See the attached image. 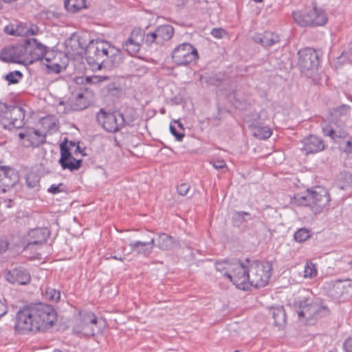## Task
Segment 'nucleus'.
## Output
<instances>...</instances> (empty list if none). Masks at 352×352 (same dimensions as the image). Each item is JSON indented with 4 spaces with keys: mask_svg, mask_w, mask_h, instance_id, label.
<instances>
[{
    "mask_svg": "<svg viewBox=\"0 0 352 352\" xmlns=\"http://www.w3.org/2000/svg\"><path fill=\"white\" fill-rule=\"evenodd\" d=\"M56 320V312L52 306L36 303L21 309L16 314L14 328L21 334L31 331L45 330Z\"/></svg>",
    "mask_w": 352,
    "mask_h": 352,
    "instance_id": "obj_1",
    "label": "nucleus"
},
{
    "mask_svg": "<svg viewBox=\"0 0 352 352\" xmlns=\"http://www.w3.org/2000/svg\"><path fill=\"white\" fill-rule=\"evenodd\" d=\"M60 157L58 163L63 169H68L70 171L78 170L81 166L82 159H76L74 155L80 154L84 156L85 148H82L80 146L79 142L69 140L68 138H65L64 140L60 144Z\"/></svg>",
    "mask_w": 352,
    "mask_h": 352,
    "instance_id": "obj_2",
    "label": "nucleus"
},
{
    "mask_svg": "<svg viewBox=\"0 0 352 352\" xmlns=\"http://www.w3.org/2000/svg\"><path fill=\"white\" fill-rule=\"evenodd\" d=\"M25 117V111L21 107L0 102V125L3 129L12 131L22 128Z\"/></svg>",
    "mask_w": 352,
    "mask_h": 352,
    "instance_id": "obj_3",
    "label": "nucleus"
},
{
    "mask_svg": "<svg viewBox=\"0 0 352 352\" xmlns=\"http://www.w3.org/2000/svg\"><path fill=\"white\" fill-rule=\"evenodd\" d=\"M98 124L109 133H116L133 121L125 118L120 111H106L101 109L96 115Z\"/></svg>",
    "mask_w": 352,
    "mask_h": 352,
    "instance_id": "obj_4",
    "label": "nucleus"
},
{
    "mask_svg": "<svg viewBox=\"0 0 352 352\" xmlns=\"http://www.w3.org/2000/svg\"><path fill=\"white\" fill-rule=\"evenodd\" d=\"M272 265L268 261L252 262L249 266V284L256 288L265 287L271 276Z\"/></svg>",
    "mask_w": 352,
    "mask_h": 352,
    "instance_id": "obj_5",
    "label": "nucleus"
},
{
    "mask_svg": "<svg viewBox=\"0 0 352 352\" xmlns=\"http://www.w3.org/2000/svg\"><path fill=\"white\" fill-rule=\"evenodd\" d=\"M294 307L298 308L296 310L298 318L311 320L316 318L318 315L322 311L326 310V307L322 306L318 299L314 300L311 296H300L296 299L294 304Z\"/></svg>",
    "mask_w": 352,
    "mask_h": 352,
    "instance_id": "obj_6",
    "label": "nucleus"
},
{
    "mask_svg": "<svg viewBox=\"0 0 352 352\" xmlns=\"http://www.w3.org/2000/svg\"><path fill=\"white\" fill-rule=\"evenodd\" d=\"M292 15L294 21L302 27L322 26L327 21V16L324 10L316 6L305 14L300 11H294Z\"/></svg>",
    "mask_w": 352,
    "mask_h": 352,
    "instance_id": "obj_7",
    "label": "nucleus"
},
{
    "mask_svg": "<svg viewBox=\"0 0 352 352\" xmlns=\"http://www.w3.org/2000/svg\"><path fill=\"white\" fill-rule=\"evenodd\" d=\"M223 276L229 278L236 287L246 290L249 288V267L241 261H235L229 265V271Z\"/></svg>",
    "mask_w": 352,
    "mask_h": 352,
    "instance_id": "obj_8",
    "label": "nucleus"
},
{
    "mask_svg": "<svg viewBox=\"0 0 352 352\" xmlns=\"http://www.w3.org/2000/svg\"><path fill=\"white\" fill-rule=\"evenodd\" d=\"M172 60L178 66L189 65L199 58L197 50L190 43L177 45L172 52Z\"/></svg>",
    "mask_w": 352,
    "mask_h": 352,
    "instance_id": "obj_9",
    "label": "nucleus"
},
{
    "mask_svg": "<svg viewBox=\"0 0 352 352\" xmlns=\"http://www.w3.org/2000/svg\"><path fill=\"white\" fill-rule=\"evenodd\" d=\"M97 326L98 319L96 316L93 312L86 311L80 313L79 318L76 320L73 331L78 335L93 336Z\"/></svg>",
    "mask_w": 352,
    "mask_h": 352,
    "instance_id": "obj_10",
    "label": "nucleus"
},
{
    "mask_svg": "<svg viewBox=\"0 0 352 352\" xmlns=\"http://www.w3.org/2000/svg\"><path fill=\"white\" fill-rule=\"evenodd\" d=\"M0 59L6 63H15L25 65L28 62L24 41L15 45L3 48L0 53Z\"/></svg>",
    "mask_w": 352,
    "mask_h": 352,
    "instance_id": "obj_11",
    "label": "nucleus"
},
{
    "mask_svg": "<svg viewBox=\"0 0 352 352\" xmlns=\"http://www.w3.org/2000/svg\"><path fill=\"white\" fill-rule=\"evenodd\" d=\"M102 58L104 59V68L111 69L118 67L122 62V53L119 49L111 45L105 41H98Z\"/></svg>",
    "mask_w": 352,
    "mask_h": 352,
    "instance_id": "obj_12",
    "label": "nucleus"
},
{
    "mask_svg": "<svg viewBox=\"0 0 352 352\" xmlns=\"http://www.w3.org/2000/svg\"><path fill=\"white\" fill-rule=\"evenodd\" d=\"M174 34V28L170 25H160L155 31L148 32L146 34V45L151 46L152 44L162 45L170 40Z\"/></svg>",
    "mask_w": 352,
    "mask_h": 352,
    "instance_id": "obj_13",
    "label": "nucleus"
},
{
    "mask_svg": "<svg viewBox=\"0 0 352 352\" xmlns=\"http://www.w3.org/2000/svg\"><path fill=\"white\" fill-rule=\"evenodd\" d=\"M309 196L310 208L315 214L320 213L330 201V195L323 188L316 187L312 190H309Z\"/></svg>",
    "mask_w": 352,
    "mask_h": 352,
    "instance_id": "obj_14",
    "label": "nucleus"
},
{
    "mask_svg": "<svg viewBox=\"0 0 352 352\" xmlns=\"http://www.w3.org/2000/svg\"><path fill=\"white\" fill-rule=\"evenodd\" d=\"M146 34L140 28L133 29L128 38L123 43V49L131 56L135 55L140 50L142 44H146Z\"/></svg>",
    "mask_w": 352,
    "mask_h": 352,
    "instance_id": "obj_15",
    "label": "nucleus"
},
{
    "mask_svg": "<svg viewBox=\"0 0 352 352\" xmlns=\"http://www.w3.org/2000/svg\"><path fill=\"white\" fill-rule=\"evenodd\" d=\"M19 181L17 170L9 166L0 167V192L4 193L10 190Z\"/></svg>",
    "mask_w": 352,
    "mask_h": 352,
    "instance_id": "obj_16",
    "label": "nucleus"
},
{
    "mask_svg": "<svg viewBox=\"0 0 352 352\" xmlns=\"http://www.w3.org/2000/svg\"><path fill=\"white\" fill-rule=\"evenodd\" d=\"M298 65L303 71L317 69L319 65V57L314 48L306 47L298 51Z\"/></svg>",
    "mask_w": 352,
    "mask_h": 352,
    "instance_id": "obj_17",
    "label": "nucleus"
},
{
    "mask_svg": "<svg viewBox=\"0 0 352 352\" xmlns=\"http://www.w3.org/2000/svg\"><path fill=\"white\" fill-rule=\"evenodd\" d=\"M329 295L337 300H345L352 295V280H336L329 290Z\"/></svg>",
    "mask_w": 352,
    "mask_h": 352,
    "instance_id": "obj_18",
    "label": "nucleus"
},
{
    "mask_svg": "<svg viewBox=\"0 0 352 352\" xmlns=\"http://www.w3.org/2000/svg\"><path fill=\"white\" fill-rule=\"evenodd\" d=\"M26 56L30 57V63L34 61L43 60L47 46L35 38H27L24 41Z\"/></svg>",
    "mask_w": 352,
    "mask_h": 352,
    "instance_id": "obj_19",
    "label": "nucleus"
},
{
    "mask_svg": "<svg viewBox=\"0 0 352 352\" xmlns=\"http://www.w3.org/2000/svg\"><path fill=\"white\" fill-rule=\"evenodd\" d=\"M99 48L98 41H91L87 47L85 54L87 61L90 65L96 66L98 69H102L104 68V63L101 52L98 51Z\"/></svg>",
    "mask_w": 352,
    "mask_h": 352,
    "instance_id": "obj_20",
    "label": "nucleus"
},
{
    "mask_svg": "<svg viewBox=\"0 0 352 352\" xmlns=\"http://www.w3.org/2000/svg\"><path fill=\"white\" fill-rule=\"evenodd\" d=\"M302 150L306 155L316 153L324 149L323 141L318 136L309 135L302 140Z\"/></svg>",
    "mask_w": 352,
    "mask_h": 352,
    "instance_id": "obj_21",
    "label": "nucleus"
},
{
    "mask_svg": "<svg viewBox=\"0 0 352 352\" xmlns=\"http://www.w3.org/2000/svg\"><path fill=\"white\" fill-rule=\"evenodd\" d=\"M6 278L8 282L19 285H26L31 279L29 272L21 267L9 270L6 275Z\"/></svg>",
    "mask_w": 352,
    "mask_h": 352,
    "instance_id": "obj_22",
    "label": "nucleus"
},
{
    "mask_svg": "<svg viewBox=\"0 0 352 352\" xmlns=\"http://www.w3.org/2000/svg\"><path fill=\"white\" fill-rule=\"evenodd\" d=\"M62 56L63 54L60 52L50 50L47 47L46 52L43 55V60L46 61V65L48 68L52 69L56 73H59L62 69V66L59 63V59Z\"/></svg>",
    "mask_w": 352,
    "mask_h": 352,
    "instance_id": "obj_23",
    "label": "nucleus"
},
{
    "mask_svg": "<svg viewBox=\"0 0 352 352\" xmlns=\"http://www.w3.org/2000/svg\"><path fill=\"white\" fill-rule=\"evenodd\" d=\"M155 245V240L154 239H152L148 242L135 241L129 243L131 252H136L138 254L143 255L146 257L152 253Z\"/></svg>",
    "mask_w": 352,
    "mask_h": 352,
    "instance_id": "obj_24",
    "label": "nucleus"
},
{
    "mask_svg": "<svg viewBox=\"0 0 352 352\" xmlns=\"http://www.w3.org/2000/svg\"><path fill=\"white\" fill-rule=\"evenodd\" d=\"M256 43L261 45L264 47H270L280 42V37L272 32H265L262 34H256L253 36Z\"/></svg>",
    "mask_w": 352,
    "mask_h": 352,
    "instance_id": "obj_25",
    "label": "nucleus"
},
{
    "mask_svg": "<svg viewBox=\"0 0 352 352\" xmlns=\"http://www.w3.org/2000/svg\"><path fill=\"white\" fill-rule=\"evenodd\" d=\"M28 236L30 240L27 248L34 245H42L47 241L49 231L46 228H36L29 232Z\"/></svg>",
    "mask_w": 352,
    "mask_h": 352,
    "instance_id": "obj_26",
    "label": "nucleus"
},
{
    "mask_svg": "<svg viewBox=\"0 0 352 352\" xmlns=\"http://www.w3.org/2000/svg\"><path fill=\"white\" fill-rule=\"evenodd\" d=\"M351 107L347 104H342L330 110V120L332 122H342L345 121L351 113Z\"/></svg>",
    "mask_w": 352,
    "mask_h": 352,
    "instance_id": "obj_27",
    "label": "nucleus"
},
{
    "mask_svg": "<svg viewBox=\"0 0 352 352\" xmlns=\"http://www.w3.org/2000/svg\"><path fill=\"white\" fill-rule=\"evenodd\" d=\"M88 90L80 89L76 91L74 95L75 100L73 102V108L75 110H82L85 109L88 104L87 99Z\"/></svg>",
    "mask_w": 352,
    "mask_h": 352,
    "instance_id": "obj_28",
    "label": "nucleus"
},
{
    "mask_svg": "<svg viewBox=\"0 0 352 352\" xmlns=\"http://www.w3.org/2000/svg\"><path fill=\"white\" fill-rule=\"evenodd\" d=\"M156 241V245L163 251L172 250L175 245L174 238L165 233L160 234Z\"/></svg>",
    "mask_w": 352,
    "mask_h": 352,
    "instance_id": "obj_29",
    "label": "nucleus"
},
{
    "mask_svg": "<svg viewBox=\"0 0 352 352\" xmlns=\"http://www.w3.org/2000/svg\"><path fill=\"white\" fill-rule=\"evenodd\" d=\"M270 314L274 318V324L276 326H283L286 323V313L283 306L272 307Z\"/></svg>",
    "mask_w": 352,
    "mask_h": 352,
    "instance_id": "obj_30",
    "label": "nucleus"
},
{
    "mask_svg": "<svg viewBox=\"0 0 352 352\" xmlns=\"http://www.w3.org/2000/svg\"><path fill=\"white\" fill-rule=\"evenodd\" d=\"M255 218L250 213L244 211H235L232 216V222L234 226L239 227L243 223Z\"/></svg>",
    "mask_w": 352,
    "mask_h": 352,
    "instance_id": "obj_31",
    "label": "nucleus"
},
{
    "mask_svg": "<svg viewBox=\"0 0 352 352\" xmlns=\"http://www.w3.org/2000/svg\"><path fill=\"white\" fill-rule=\"evenodd\" d=\"M29 133H31V136H28V140L32 146L38 147L40 145L45 143V135H41L38 130L29 128Z\"/></svg>",
    "mask_w": 352,
    "mask_h": 352,
    "instance_id": "obj_32",
    "label": "nucleus"
},
{
    "mask_svg": "<svg viewBox=\"0 0 352 352\" xmlns=\"http://www.w3.org/2000/svg\"><path fill=\"white\" fill-rule=\"evenodd\" d=\"M253 135L260 140H266L269 138L272 132L268 126H261L258 124H254L252 126Z\"/></svg>",
    "mask_w": 352,
    "mask_h": 352,
    "instance_id": "obj_33",
    "label": "nucleus"
},
{
    "mask_svg": "<svg viewBox=\"0 0 352 352\" xmlns=\"http://www.w3.org/2000/svg\"><path fill=\"white\" fill-rule=\"evenodd\" d=\"M64 4L68 12L76 13L86 8V0H65Z\"/></svg>",
    "mask_w": 352,
    "mask_h": 352,
    "instance_id": "obj_34",
    "label": "nucleus"
},
{
    "mask_svg": "<svg viewBox=\"0 0 352 352\" xmlns=\"http://www.w3.org/2000/svg\"><path fill=\"white\" fill-rule=\"evenodd\" d=\"M309 190L304 194H297L292 199V203L298 206H309L310 207V199H309Z\"/></svg>",
    "mask_w": 352,
    "mask_h": 352,
    "instance_id": "obj_35",
    "label": "nucleus"
},
{
    "mask_svg": "<svg viewBox=\"0 0 352 352\" xmlns=\"http://www.w3.org/2000/svg\"><path fill=\"white\" fill-rule=\"evenodd\" d=\"M23 77V74L20 71H13L7 74L4 78L8 82L9 85L17 84Z\"/></svg>",
    "mask_w": 352,
    "mask_h": 352,
    "instance_id": "obj_36",
    "label": "nucleus"
},
{
    "mask_svg": "<svg viewBox=\"0 0 352 352\" xmlns=\"http://www.w3.org/2000/svg\"><path fill=\"white\" fill-rule=\"evenodd\" d=\"M318 270L315 264L311 261L307 262L304 270V277L312 278L316 276Z\"/></svg>",
    "mask_w": 352,
    "mask_h": 352,
    "instance_id": "obj_37",
    "label": "nucleus"
},
{
    "mask_svg": "<svg viewBox=\"0 0 352 352\" xmlns=\"http://www.w3.org/2000/svg\"><path fill=\"white\" fill-rule=\"evenodd\" d=\"M310 237V232L307 228L298 229L294 235L296 241L302 243Z\"/></svg>",
    "mask_w": 352,
    "mask_h": 352,
    "instance_id": "obj_38",
    "label": "nucleus"
},
{
    "mask_svg": "<svg viewBox=\"0 0 352 352\" xmlns=\"http://www.w3.org/2000/svg\"><path fill=\"white\" fill-rule=\"evenodd\" d=\"M45 297L50 301L57 302L60 297V293L54 288L47 287L45 292Z\"/></svg>",
    "mask_w": 352,
    "mask_h": 352,
    "instance_id": "obj_39",
    "label": "nucleus"
},
{
    "mask_svg": "<svg viewBox=\"0 0 352 352\" xmlns=\"http://www.w3.org/2000/svg\"><path fill=\"white\" fill-rule=\"evenodd\" d=\"M231 263H228L226 261H218L216 263L215 266L217 271L219 272H228L229 271V265Z\"/></svg>",
    "mask_w": 352,
    "mask_h": 352,
    "instance_id": "obj_40",
    "label": "nucleus"
},
{
    "mask_svg": "<svg viewBox=\"0 0 352 352\" xmlns=\"http://www.w3.org/2000/svg\"><path fill=\"white\" fill-rule=\"evenodd\" d=\"M170 131L177 141H182L184 137V133L177 131L175 126L173 124H170Z\"/></svg>",
    "mask_w": 352,
    "mask_h": 352,
    "instance_id": "obj_41",
    "label": "nucleus"
},
{
    "mask_svg": "<svg viewBox=\"0 0 352 352\" xmlns=\"http://www.w3.org/2000/svg\"><path fill=\"white\" fill-rule=\"evenodd\" d=\"M190 187L189 184L186 183H182L177 186V192L180 195L184 196L188 193V190H190Z\"/></svg>",
    "mask_w": 352,
    "mask_h": 352,
    "instance_id": "obj_42",
    "label": "nucleus"
},
{
    "mask_svg": "<svg viewBox=\"0 0 352 352\" xmlns=\"http://www.w3.org/2000/svg\"><path fill=\"white\" fill-rule=\"evenodd\" d=\"M210 164H212L213 167L217 170H221L226 168V164L223 160H217L210 162Z\"/></svg>",
    "mask_w": 352,
    "mask_h": 352,
    "instance_id": "obj_43",
    "label": "nucleus"
},
{
    "mask_svg": "<svg viewBox=\"0 0 352 352\" xmlns=\"http://www.w3.org/2000/svg\"><path fill=\"white\" fill-rule=\"evenodd\" d=\"M63 184L60 183L58 185L52 184L48 189V192L52 194H57L60 192L63 191Z\"/></svg>",
    "mask_w": 352,
    "mask_h": 352,
    "instance_id": "obj_44",
    "label": "nucleus"
},
{
    "mask_svg": "<svg viewBox=\"0 0 352 352\" xmlns=\"http://www.w3.org/2000/svg\"><path fill=\"white\" fill-rule=\"evenodd\" d=\"M322 132L324 135L333 138L335 131L331 126H329L328 124H324V125H322Z\"/></svg>",
    "mask_w": 352,
    "mask_h": 352,
    "instance_id": "obj_45",
    "label": "nucleus"
},
{
    "mask_svg": "<svg viewBox=\"0 0 352 352\" xmlns=\"http://www.w3.org/2000/svg\"><path fill=\"white\" fill-rule=\"evenodd\" d=\"M224 34L225 31L222 28H214L211 32V34L217 38H222Z\"/></svg>",
    "mask_w": 352,
    "mask_h": 352,
    "instance_id": "obj_46",
    "label": "nucleus"
},
{
    "mask_svg": "<svg viewBox=\"0 0 352 352\" xmlns=\"http://www.w3.org/2000/svg\"><path fill=\"white\" fill-rule=\"evenodd\" d=\"M346 352H352V338L346 340L343 344Z\"/></svg>",
    "mask_w": 352,
    "mask_h": 352,
    "instance_id": "obj_47",
    "label": "nucleus"
},
{
    "mask_svg": "<svg viewBox=\"0 0 352 352\" xmlns=\"http://www.w3.org/2000/svg\"><path fill=\"white\" fill-rule=\"evenodd\" d=\"M9 243L6 240H0V254L6 252L8 249Z\"/></svg>",
    "mask_w": 352,
    "mask_h": 352,
    "instance_id": "obj_48",
    "label": "nucleus"
},
{
    "mask_svg": "<svg viewBox=\"0 0 352 352\" xmlns=\"http://www.w3.org/2000/svg\"><path fill=\"white\" fill-rule=\"evenodd\" d=\"M344 151L349 153H352V137L346 142Z\"/></svg>",
    "mask_w": 352,
    "mask_h": 352,
    "instance_id": "obj_49",
    "label": "nucleus"
},
{
    "mask_svg": "<svg viewBox=\"0 0 352 352\" xmlns=\"http://www.w3.org/2000/svg\"><path fill=\"white\" fill-rule=\"evenodd\" d=\"M18 136L20 140L28 139V136H31V133H29V128L26 129L23 132L19 133Z\"/></svg>",
    "mask_w": 352,
    "mask_h": 352,
    "instance_id": "obj_50",
    "label": "nucleus"
},
{
    "mask_svg": "<svg viewBox=\"0 0 352 352\" xmlns=\"http://www.w3.org/2000/svg\"><path fill=\"white\" fill-rule=\"evenodd\" d=\"M7 313L6 305L0 301V318Z\"/></svg>",
    "mask_w": 352,
    "mask_h": 352,
    "instance_id": "obj_51",
    "label": "nucleus"
},
{
    "mask_svg": "<svg viewBox=\"0 0 352 352\" xmlns=\"http://www.w3.org/2000/svg\"><path fill=\"white\" fill-rule=\"evenodd\" d=\"M108 90L110 92L115 91L118 94H119L121 91V89L118 87H116L114 84L109 85L108 86Z\"/></svg>",
    "mask_w": 352,
    "mask_h": 352,
    "instance_id": "obj_52",
    "label": "nucleus"
},
{
    "mask_svg": "<svg viewBox=\"0 0 352 352\" xmlns=\"http://www.w3.org/2000/svg\"><path fill=\"white\" fill-rule=\"evenodd\" d=\"M30 176H28L26 178V183H27L28 186L30 188L36 187V184H37V182L34 181L32 182H30Z\"/></svg>",
    "mask_w": 352,
    "mask_h": 352,
    "instance_id": "obj_53",
    "label": "nucleus"
},
{
    "mask_svg": "<svg viewBox=\"0 0 352 352\" xmlns=\"http://www.w3.org/2000/svg\"><path fill=\"white\" fill-rule=\"evenodd\" d=\"M109 258H113V259H116V260H118V261H122L124 259V258H123L122 256L118 257L116 255H111V254L109 256L107 257V259H109Z\"/></svg>",
    "mask_w": 352,
    "mask_h": 352,
    "instance_id": "obj_54",
    "label": "nucleus"
},
{
    "mask_svg": "<svg viewBox=\"0 0 352 352\" xmlns=\"http://www.w3.org/2000/svg\"><path fill=\"white\" fill-rule=\"evenodd\" d=\"M29 32L31 33V34L34 35L38 32V28L37 27L32 28Z\"/></svg>",
    "mask_w": 352,
    "mask_h": 352,
    "instance_id": "obj_55",
    "label": "nucleus"
},
{
    "mask_svg": "<svg viewBox=\"0 0 352 352\" xmlns=\"http://www.w3.org/2000/svg\"><path fill=\"white\" fill-rule=\"evenodd\" d=\"M95 79H97V81L99 82V81H103L104 80H107L108 78L107 76H94V77Z\"/></svg>",
    "mask_w": 352,
    "mask_h": 352,
    "instance_id": "obj_56",
    "label": "nucleus"
},
{
    "mask_svg": "<svg viewBox=\"0 0 352 352\" xmlns=\"http://www.w3.org/2000/svg\"><path fill=\"white\" fill-rule=\"evenodd\" d=\"M175 123L177 124V126L182 130L184 131V128L183 126V124L178 120L175 121Z\"/></svg>",
    "mask_w": 352,
    "mask_h": 352,
    "instance_id": "obj_57",
    "label": "nucleus"
},
{
    "mask_svg": "<svg viewBox=\"0 0 352 352\" xmlns=\"http://www.w3.org/2000/svg\"><path fill=\"white\" fill-rule=\"evenodd\" d=\"M255 2H257V3H261L262 2L263 0H253Z\"/></svg>",
    "mask_w": 352,
    "mask_h": 352,
    "instance_id": "obj_58",
    "label": "nucleus"
},
{
    "mask_svg": "<svg viewBox=\"0 0 352 352\" xmlns=\"http://www.w3.org/2000/svg\"><path fill=\"white\" fill-rule=\"evenodd\" d=\"M122 252H124V250H125V247H124V246H123V247H122Z\"/></svg>",
    "mask_w": 352,
    "mask_h": 352,
    "instance_id": "obj_59",
    "label": "nucleus"
},
{
    "mask_svg": "<svg viewBox=\"0 0 352 352\" xmlns=\"http://www.w3.org/2000/svg\"><path fill=\"white\" fill-rule=\"evenodd\" d=\"M1 164H2V162L0 161V167L3 166V165H1Z\"/></svg>",
    "mask_w": 352,
    "mask_h": 352,
    "instance_id": "obj_60",
    "label": "nucleus"
},
{
    "mask_svg": "<svg viewBox=\"0 0 352 352\" xmlns=\"http://www.w3.org/2000/svg\"><path fill=\"white\" fill-rule=\"evenodd\" d=\"M340 188H341V189H344V186H340Z\"/></svg>",
    "mask_w": 352,
    "mask_h": 352,
    "instance_id": "obj_61",
    "label": "nucleus"
},
{
    "mask_svg": "<svg viewBox=\"0 0 352 352\" xmlns=\"http://www.w3.org/2000/svg\"><path fill=\"white\" fill-rule=\"evenodd\" d=\"M234 352H239V351H238V350H236V351H234Z\"/></svg>",
    "mask_w": 352,
    "mask_h": 352,
    "instance_id": "obj_62",
    "label": "nucleus"
},
{
    "mask_svg": "<svg viewBox=\"0 0 352 352\" xmlns=\"http://www.w3.org/2000/svg\"><path fill=\"white\" fill-rule=\"evenodd\" d=\"M351 100L352 101V96H351Z\"/></svg>",
    "mask_w": 352,
    "mask_h": 352,
    "instance_id": "obj_63",
    "label": "nucleus"
}]
</instances>
